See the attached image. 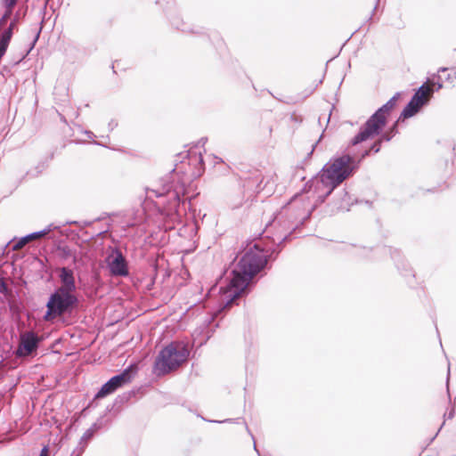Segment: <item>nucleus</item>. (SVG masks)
<instances>
[{"instance_id":"16","label":"nucleus","mask_w":456,"mask_h":456,"mask_svg":"<svg viewBox=\"0 0 456 456\" xmlns=\"http://www.w3.org/2000/svg\"><path fill=\"white\" fill-rule=\"evenodd\" d=\"M420 110V108L419 106L415 105V103L411 101H410L406 106L403 108L400 118H409L413 117L415 114H417Z\"/></svg>"},{"instance_id":"19","label":"nucleus","mask_w":456,"mask_h":456,"mask_svg":"<svg viewBox=\"0 0 456 456\" xmlns=\"http://www.w3.org/2000/svg\"><path fill=\"white\" fill-rule=\"evenodd\" d=\"M186 156L188 158L189 165H191L192 163H198L200 166V167H203L204 161L200 152L189 151L187 152Z\"/></svg>"},{"instance_id":"9","label":"nucleus","mask_w":456,"mask_h":456,"mask_svg":"<svg viewBox=\"0 0 456 456\" xmlns=\"http://www.w3.org/2000/svg\"><path fill=\"white\" fill-rule=\"evenodd\" d=\"M43 339V337H39L34 331H27L21 334L16 355L19 357H25L32 354L37 350Z\"/></svg>"},{"instance_id":"5","label":"nucleus","mask_w":456,"mask_h":456,"mask_svg":"<svg viewBox=\"0 0 456 456\" xmlns=\"http://www.w3.org/2000/svg\"><path fill=\"white\" fill-rule=\"evenodd\" d=\"M189 350L182 342H172L162 348L154 362V373L163 376L177 369L186 362Z\"/></svg>"},{"instance_id":"36","label":"nucleus","mask_w":456,"mask_h":456,"mask_svg":"<svg viewBox=\"0 0 456 456\" xmlns=\"http://www.w3.org/2000/svg\"><path fill=\"white\" fill-rule=\"evenodd\" d=\"M442 425H444V423ZM442 427L443 426L440 427V428L438 429L436 434L430 439V443H432L435 440V438L437 436V435H438L439 431L441 430Z\"/></svg>"},{"instance_id":"14","label":"nucleus","mask_w":456,"mask_h":456,"mask_svg":"<svg viewBox=\"0 0 456 456\" xmlns=\"http://www.w3.org/2000/svg\"><path fill=\"white\" fill-rule=\"evenodd\" d=\"M18 0H2V4L5 8L4 13L0 18V29H2L7 20L11 18L12 14L13 8L16 6Z\"/></svg>"},{"instance_id":"23","label":"nucleus","mask_w":456,"mask_h":456,"mask_svg":"<svg viewBox=\"0 0 456 456\" xmlns=\"http://www.w3.org/2000/svg\"><path fill=\"white\" fill-rule=\"evenodd\" d=\"M135 395V392L134 390L132 391H129V392H126V393H123L122 395H119L116 399H115V404H118V403H124L126 402H127L132 396H134Z\"/></svg>"},{"instance_id":"43","label":"nucleus","mask_w":456,"mask_h":456,"mask_svg":"<svg viewBox=\"0 0 456 456\" xmlns=\"http://www.w3.org/2000/svg\"><path fill=\"white\" fill-rule=\"evenodd\" d=\"M379 0H377L376 5H375V7H374V10H373V11H375V10L377 9L378 4H379Z\"/></svg>"},{"instance_id":"15","label":"nucleus","mask_w":456,"mask_h":456,"mask_svg":"<svg viewBox=\"0 0 456 456\" xmlns=\"http://www.w3.org/2000/svg\"><path fill=\"white\" fill-rule=\"evenodd\" d=\"M59 277L61 281V285H75L74 273L71 269L67 267L60 268Z\"/></svg>"},{"instance_id":"44","label":"nucleus","mask_w":456,"mask_h":456,"mask_svg":"<svg viewBox=\"0 0 456 456\" xmlns=\"http://www.w3.org/2000/svg\"><path fill=\"white\" fill-rule=\"evenodd\" d=\"M262 180H260L259 183L256 185V189H259L260 188V183H261Z\"/></svg>"},{"instance_id":"3","label":"nucleus","mask_w":456,"mask_h":456,"mask_svg":"<svg viewBox=\"0 0 456 456\" xmlns=\"http://www.w3.org/2000/svg\"><path fill=\"white\" fill-rule=\"evenodd\" d=\"M184 191L183 185H175L174 183H167L161 189L152 190L159 199L157 206L160 214L171 221L177 220L181 216V208L185 209Z\"/></svg>"},{"instance_id":"31","label":"nucleus","mask_w":456,"mask_h":456,"mask_svg":"<svg viewBox=\"0 0 456 456\" xmlns=\"http://www.w3.org/2000/svg\"><path fill=\"white\" fill-rule=\"evenodd\" d=\"M322 134L319 137V140L313 145L311 151L308 153V157L311 156L316 147V145L319 143V142L322 140Z\"/></svg>"},{"instance_id":"47","label":"nucleus","mask_w":456,"mask_h":456,"mask_svg":"<svg viewBox=\"0 0 456 456\" xmlns=\"http://www.w3.org/2000/svg\"><path fill=\"white\" fill-rule=\"evenodd\" d=\"M245 425H247V424L245 423ZM246 429H247V430H248V432L251 435V433H250V431H249V429H248V426H246Z\"/></svg>"},{"instance_id":"28","label":"nucleus","mask_w":456,"mask_h":456,"mask_svg":"<svg viewBox=\"0 0 456 456\" xmlns=\"http://www.w3.org/2000/svg\"><path fill=\"white\" fill-rule=\"evenodd\" d=\"M108 126H109V129H110V131H112L115 127H117V126H118V122H117L116 120H114V119H111V120L109 122Z\"/></svg>"},{"instance_id":"27","label":"nucleus","mask_w":456,"mask_h":456,"mask_svg":"<svg viewBox=\"0 0 456 456\" xmlns=\"http://www.w3.org/2000/svg\"><path fill=\"white\" fill-rule=\"evenodd\" d=\"M38 456H49V446L48 445H45L41 452H40V454Z\"/></svg>"},{"instance_id":"39","label":"nucleus","mask_w":456,"mask_h":456,"mask_svg":"<svg viewBox=\"0 0 456 456\" xmlns=\"http://www.w3.org/2000/svg\"><path fill=\"white\" fill-rule=\"evenodd\" d=\"M206 142H207V138H201L200 141L199 142V143H202V145H204Z\"/></svg>"},{"instance_id":"1","label":"nucleus","mask_w":456,"mask_h":456,"mask_svg":"<svg viewBox=\"0 0 456 456\" xmlns=\"http://www.w3.org/2000/svg\"><path fill=\"white\" fill-rule=\"evenodd\" d=\"M274 232L267 238L271 239L273 244L271 247H263L261 242L254 244L242 257L235 268L232 271V279L228 285H251L255 281V277L261 273L267 265L269 259H275L281 249L278 248L286 240H289L292 232L295 230L293 224L287 219L275 217L269 222L264 232H269L271 228Z\"/></svg>"},{"instance_id":"2","label":"nucleus","mask_w":456,"mask_h":456,"mask_svg":"<svg viewBox=\"0 0 456 456\" xmlns=\"http://www.w3.org/2000/svg\"><path fill=\"white\" fill-rule=\"evenodd\" d=\"M368 156L369 151H362L360 153H344L332 158L326 163L317 175L309 182L311 186L318 187L321 183L327 189L323 195L319 196L320 201L324 202L339 184L352 176Z\"/></svg>"},{"instance_id":"10","label":"nucleus","mask_w":456,"mask_h":456,"mask_svg":"<svg viewBox=\"0 0 456 456\" xmlns=\"http://www.w3.org/2000/svg\"><path fill=\"white\" fill-rule=\"evenodd\" d=\"M252 287H209L207 295L218 289L220 295H225L229 297L222 306V310L231 307L237 299L246 297L251 291Z\"/></svg>"},{"instance_id":"4","label":"nucleus","mask_w":456,"mask_h":456,"mask_svg":"<svg viewBox=\"0 0 456 456\" xmlns=\"http://www.w3.org/2000/svg\"><path fill=\"white\" fill-rule=\"evenodd\" d=\"M400 94L396 93L385 104L379 108L361 126L359 132L351 139L349 145L356 146L379 135L387 122V117L395 108Z\"/></svg>"},{"instance_id":"45","label":"nucleus","mask_w":456,"mask_h":456,"mask_svg":"<svg viewBox=\"0 0 456 456\" xmlns=\"http://www.w3.org/2000/svg\"><path fill=\"white\" fill-rule=\"evenodd\" d=\"M200 301H201V299L196 300V301L193 303V305H197V303H199V302H200Z\"/></svg>"},{"instance_id":"32","label":"nucleus","mask_w":456,"mask_h":456,"mask_svg":"<svg viewBox=\"0 0 456 456\" xmlns=\"http://www.w3.org/2000/svg\"><path fill=\"white\" fill-rule=\"evenodd\" d=\"M444 417L449 419H452L454 417V410L452 409L448 413H445Z\"/></svg>"},{"instance_id":"38","label":"nucleus","mask_w":456,"mask_h":456,"mask_svg":"<svg viewBox=\"0 0 456 456\" xmlns=\"http://www.w3.org/2000/svg\"><path fill=\"white\" fill-rule=\"evenodd\" d=\"M344 197L342 199L343 201H346V198H348V193L346 191H343Z\"/></svg>"},{"instance_id":"48","label":"nucleus","mask_w":456,"mask_h":456,"mask_svg":"<svg viewBox=\"0 0 456 456\" xmlns=\"http://www.w3.org/2000/svg\"><path fill=\"white\" fill-rule=\"evenodd\" d=\"M444 70H446V69H445V68H441V69H439V71H444Z\"/></svg>"},{"instance_id":"30","label":"nucleus","mask_w":456,"mask_h":456,"mask_svg":"<svg viewBox=\"0 0 456 456\" xmlns=\"http://www.w3.org/2000/svg\"><path fill=\"white\" fill-rule=\"evenodd\" d=\"M84 452V448L75 449L71 453V456H81Z\"/></svg>"},{"instance_id":"25","label":"nucleus","mask_w":456,"mask_h":456,"mask_svg":"<svg viewBox=\"0 0 456 456\" xmlns=\"http://www.w3.org/2000/svg\"><path fill=\"white\" fill-rule=\"evenodd\" d=\"M103 426L102 418L97 419L88 429L94 435L95 432L99 431Z\"/></svg>"},{"instance_id":"41","label":"nucleus","mask_w":456,"mask_h":456,"mask_svg":"<svg viewBox=\"0 0 456 456\" xmlns=\"http://www.w3.org/2000/svg\"><path fill=\"white\" fill-rule=\"evenodd\" d=\"M232 419H224L223 421H217L218 423H223V422H231Z\"/></svg>"},{"instance_id":"8","label":"nucleus","mask_w":456,"mask_h":456,"mask_svg":"<svg viewBox=\"0 0 456 456\" xmlns=\"http://www.w3.org/2000/svg\"><path fill=\"white\" fill-rule=\"evenodd\" d=\"M105 263L112 276L126 277L129 275L127 260L118 248L109 247Z\"/></svg>"},{"instance_id":"21","label":"nucleus","mask_w":456,"mask_h":456,"mask_svg":"<svg viewBox=\"0 0 456 456\" xmlns=\"http://www.w3.org/2000/svg\"><path fill=\"white\" fill-rule=\"evenodd\" d=\"M94 436V435L92 433L91 430H89V429L86 430V432L83 434V436L80 438V441H79V444H78V447H77L76 449L84 448V450H85L86 445H87V442L91 438H93Z\"/></svg>"},{"instance_id":"35","label":"nucleus","mask_w":456,"mask_h":456,"mask_svg":"<svg viewBox=\"0 0 456 456\" xmlns=\"http://www.w3.org/2000/svg\"><path fill=\"white\" fill-rule=\"evenodd\" d=\"M85 134H86V136H87L88 138H90V139H92V138H94V133H93L92 131H88V130H86V131L85 132Z\"/></svg>"},{"instance_id":"42","label":"nucleus","mask_w":456,"mask_h":456,"mask_svg":"<svg viewBox=\"0 0 456 456\" xmlns=\"http://www.w3.org/2000/svg\"><path fill=\"white\" fill-rule=\"evenodd\" d=\"M183 153H179V154H178V156H177V158L180 159H182V158H183Z\"/></svg>"},{"instance_id":"46","label":"nucleus","mask_w":456,"mask_h":456,"mask_svg":"<svg viewBox=\"0 0 456 456\" xmlns=\"http://www.w3.org/2000/svg\"><path fill=\"white\" fill-rule=\"evenodd\" d=\"M254 449H255V450L256 451V452L259 454V452H258V451H257V449H256V444H254Z\"/></svg>"},{"instance_id":"11","label":"nucleus","mask_w":456,"mask_h":456,"mask_svg":"<svg viewBox=\"0 0 456 456\" xmlns=\"http://www.w3.org/2000/svg\"><path fill=\"white\" fill-rule=\"evenodd\" d=\"M59 229V226L54 225L53 224H50L47 225L45 229L34 232L31 233H28L25 236H22L19 239L13 238L4 247V249L6 248H11L12 250H19L21 249L25 245L31 242L32 240H40L49 234L52 231Z\"/></svg>"},{"instance_id":"7","label":"nucleus","mask_w":456,"mask_h":456,"mask_svg":"<svg viewBox=\"0 0 456 456\" xmlns=\"http://www.w3.org/2000/svg\"><path fill=\"white\" fill-rule=\"evenodd\" d=\"M138 367L135 364H130L124 369L120 373L111 377L105 382L99 391L95 394L94 399L104 398L118 388L131 382L133 377L137 373Z\"/></svg>"},{"instance_id":"24","label":"nucleus","mask_w":456,"mask_h":456,"mask_svg":"<svg viewBox=\"0 0 456 456\" xmlns=\"http://www.w3.org/2000/svg\"><path fill=\"white\" fill-rule=\"evenodd\" d=\"M382 140L381 138L379 137V140H377L376 142H374L371 146L370 147V149H366L365 151H369V154L373 151L374 153H378L379 151H380V148H381V143H382Z\"/></svg>"},{"instance_id":"22","label":"nucleus","mask_w":456,"mask_h":456,"mask_svg":"<svg viewBox=\"0 0 456 456\" xmlns=\"http://www.w3.org/2000/svg\"><path fill=\"white\" fill-rule=\"evenodd\" d=\"M12 34L11 28H5L0 36V44L8 47Z\"/></svg>"},{"instance_id":"20","label":"nucleus","mask_w":456,"mask_h":456,"mask_svg":"<svg viewBox=\"0 0 456 456\" xmlns=\"http://www.w3.org/2000/svg\"><path fill=\"white\" fill-rule=\"evenodd\" d=\"M371 251L372 248L362 247L355 248L354 254L357 258L365 259L370 257Z\"/></svg>"},{"instance_id":"40","label":"nucleus","mask_w":456,"mask_h":456,"mask_svg":"<svg viewBox=\"0 0 456 456\" xmlns=\"http://www.w3.org/2000/svg\"><path fill=\"white\" fill-rule=\"evenodd\" d=\"M194 288L196 289V290H199V291L200 290V292L203 291V287L196 286Z\"/></svg>"},{"instance_id":"33","label":"nucleus","mask_w":456,"mask_h":456,"mask_svg":"<svg viewBox=\"0 0 456 456\" xmlns=\"http://www.w3.org/2000/svg\"><path fill=\"white\" fill-rule=\"evenodd\" d=\"M16 26V19H14L11 23L9 24L7 28H11V31L13 33V29Z\"/></svg>"},{"instance_id":"37","label":"nucleus","mask_w":456,"mask_h":456,"mask_svg":"<svg viewBox=\"0 0 456 456\" xmlns=\"http://www.w3.org/2000/svg\"><path fill=\"white\" fill-rule=\"evenodd\" d=\"M435 85L436 86L437 91L443 87V84L441 82H437Z\"/></svg>"},{"instance_id":"12","label":"nucleus","mask_w":456,"mask_h":456,"mask_svg":"<svg viewBox=\"0 0 456 456\" xmlns=\"http://www.w3.org/2000/svg\"><path fill=\"white\" fill-rule=\"evenodd\" d=\"M434 90L426 83L421 85L414 93L410 101L413 102L419 108H422L428 102V96H431Z\"/></svg>"},{"instance_id":"18","label":"nucleus","mask_w":456,"mask_h":456,"mask_svg":"<svg viewBox=\"0 0 456 456\" xmlns=\"http://www.w3.org/2000/svg\"><path fill=\"white\" fill-rule=\"evenodd\" d=\"M399 119L396 120L389 128L384 133H380L379 135H380V138L382 141L389 142L398 132L397 126H398Z\"/></svg>"},{"instance_id":"29","label":"nucleus","mask_w":456,"mask_h":456,"mask_svg":"<svg viewBox=\"0 0 456 456\" xmlns=\"http://www.w3.org/2000/svg\"><path fill=\"white\" fill-rule=\"evenodd\" d=\"M8 285L7 279L3 275L2 271L0 270V286Z\"/></svg>"},{"instance_id":"13","label":"nucleus","mask_w":456,"mask_h":456,"mask_svg":"<svg viewBox=\"0 0 456 456\" xmlns=\"http://www.w3.org/2000/svg\"><path fill=\"white\" fill-rule=\"evenodd\" d=\"M55 255L61 261H66L71 257L73 259V263H76L77 261L76 252L66 245H58L55 248Z\"/></svg>"},{"instance_id":"6","label":"nucleus","mask_w":456,"mask_h":456,"mask_svg":"<svg viewBox=\"0 0 456 456\" xmlns=\"http://www.w3.org/2000/svg\"><path fill=\"white\" fill-rule=\"evenodd\" d=\"M76 289L77 287H57L46 303L47 310L44 320L51 322L62 314L72 313L78 305V299L73 293Z\"/></svg>"},{"instance_id":"26","label":"nucleus","mask_w":456,"mask_h":456,"mask_svg":"<svg viewBox=\"0 0 456 456\" xmlns=\"http://www.w3.org/2000/svg\"><path fill=\"white\" fill-rule=\"evenodd\" d=\"M0 293L5 296L12 293V287H0Z\"/></svg>"},{"instance_id":"17","label":"nucleus","mask_w":456,"mask_h":456,"mask_svg":"<svg viewBox=\"0 0 456 456\" xmlns=\"http://www.w3.org/2000/svg\"><path fill=\"white\" fill-rule=\"evenodd\" d=\"M391 257L395 262V266L397 269L403 268L405 269L407 266V264L404 261L403 256H402L400 250L398 249H393L390 250Z\"/></svg>"},{"instance_id":"34","label":"nucleus","mask_w":456,"mask_h":456,"mask_svg":"<svg viewBox=\"0 0 456 456\" xmlns=\"http://www.w3.org/2000/svg\"><path fill=\"white\" fill-rule=\"evenodd\" d=\"M41 29H42V28H39V30L37 31V35H36V37H35V38H34V40H33L32 47L35 45V44H36V43H37V41L38 40V38H39V35H40V33H41Z\"/></svg>"}]
</instances>
